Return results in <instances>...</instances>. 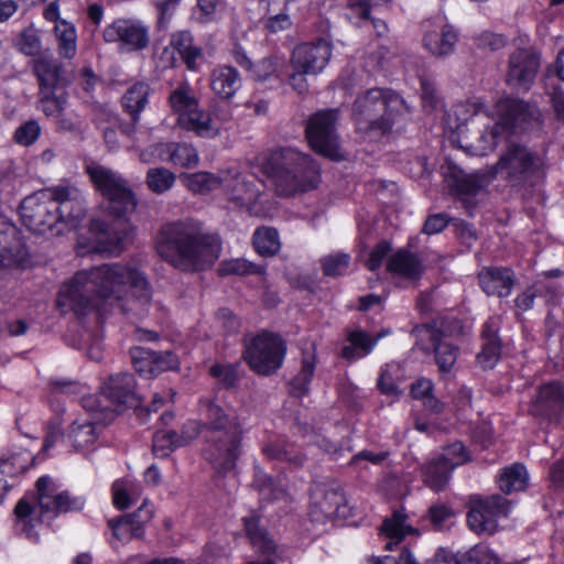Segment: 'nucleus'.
I'll return each instance as SVG.
<instances>
[{"label": "nucleus", "mask_w": 564, "mask_h": 564, "mask_svg": "<svg viewBox=\"0 0 564 564\" xmlns=\"http://www.w3.org/2000/svg\"><path fill=\"white\" fill-rule=\"evenodd\" d=\"M152 303V286L147 274L130 263H104L78 271L65 283L57 305L78 315L91 311L102 314L119 310L122 314L143 318Z\"/></svg>", "instance_id": "obj_1"}, {"label": "nucleus", "mask_w": 564, "mask_h": 564, "mask_svg": "<svg viewBox=\"0 0 564 564\" xmlns=\"http://www.w3.org/2000/svg\"><path fill=\"white\" fill-rule=\"evenodd\" d=\"M204 422L187 421L178 435V444L185 446L203 435V455L219 474H226L236 467L242 453L243 422L229 408H223L214 400H206Z\"/></svg>", "instance_id": "obj_2"}, {"label": "nucleus", "mask_w": 564, "mask_h": 564, "mask_svg": "<svg viewBox=\"0 0 564 564\" xmlns=\"http://www.w3.org/2000/svg\"><path fill=\"white\" fill-rule=\"evenodd\" d=\"M87 173L95 186L108 199L102 218L90 223V232L101 252L121 251L130 239L131 226L127 214L135 208L137 202L127 182L116 172L101 166L88 165Z\"/></svg>", "instance_id": "obj_3"}, {"label": "nucleus", "mask_w": 564, "mask_h": 564, "mask_svg": "<svg viewBox=\"0 0 564 564\" xmlns=\"http://www.w3.org/2000/svg\"><path fill=\"white\" fill-rule=\"evenodd\" d=\"M220 250L219 240L193 220L166 224L156 237L159 256L182 272L209 269L219 258Z\"/></svg>", "instance_id": "obj_4"}, {"label": "nucleus", "mask_w": 564, "mask_h": 564, "mask_svg": "<svg viewBox=\"0 0 564 564\" xmlns=\"http://www.w3.org/2000/svg\"><path fill=\"white\" fill-rule=\"evenodd\" d=\"M265 170L274 183L276 194L284 197L313 191L321 182L317 163L310 155L292 148L274 151Z\"/></svg>", "instance_id": "obj_5"}, {"label": "nucleus", "mask_w": 564, "mask_h": 564, "mask_svg": "<svg viewBox=\"0 0 564 564\" xmlns=\"http://www.w3.org/2000/svg\"><path fill=\"white\" fill-rule=\"evenodd\" d=\"M35 490V507L26 498H23L14 508L15 531L33 541L39 540V533L34 530L32 519L29 518L35 511V508L39 509L41 517L52 519L62 512L82 510L85 505L82 497H70L68 491L57 492L53 479L48 476H42L37 479Z\"/></svg>", "instance_id": "obj_6"}, {"label": "nucleus", "mask_w": 564, "mask_h": 564, "mask_svg": "<svg viewBox=\"0 0 564 564\" xmlns=\"http://www.w3.org/2000/svg\"><path fill=\"white\" fill-rule=\"evenodd\" d=\"M405 101L392 90L372 88L360 94L352 105V118L359 132L382 135L389 132Z\"/></svg>", "instance_id": "obj_7"}, {"label": "nucleus", "mask_w": 564, "mask_h": 564, "mask_svg": "<svg viewBox=\"0 0 564 564\" xmlns=\"http://www.w3.org/2000/svg\"><path fill=\"white\" fill-rule=\"evenodd\" d=\"M492 170L511 187L529 188L535 186L544 176V161L529 147L507 141Z\"/></svg>", "instance_id": "obj_8"}, {"label": "nucleus", "mask_w": 564, "mask_h": 564, "mask_svg": "<svg viewBox=\"0 0 564 564\" xmlns=\"http://www.w3.org/2000/svg\"><path fill=\"white\" fill-rule=\"evenodd\" d=\"M497 113L498 121L490 130L480 134L479 144L475 147L476 154L485 155L488 151H492L498 138L502 134L516 133L517 129L529 118L534 117L538 111L523 100L506 98L497 104Z\"/></svg>", "instance_id": "obj_9"}, {"label": "nucleus", "mask_w": 564, "mask_h": 564, "mask_svg": "<svg viewBox=\"0 0 564 564\" xmlns=\"http://www.w3.org/2000/svg\"><path fill=\"white\" fill-rule=\"evenodd\" d=\"M20 217L31 231L44 235L62 223L56 186L26 196L20 204Z\"/></svg>", "instance_id": "obj_10"}, {"label": "nucleus", "mask_w": 564, "mask_h": 564, "mask_svg": "<svg viewBox=\"0 0 564 564\" xmlns=\"http://www.w3.org/2000/svg\"><path fill=\"white\" fill-rule=\"evenodd\" d=\"M285 343L275 334L262 332L245 340L243 358L258 375L274 373L283 364Z\"/></svg>", "instance_id": "obj_11"}, {"label": "nucleus", "mask_w": 564, "mask_h": 564, "mask_svg": "<svg viewBox=\"0 0 564 564\" xmlns=\"http://www.w3.org/2000/svg\"><path fill=\"white\" fill-rule=\"evenodd\" d=\"M338 118V109L318 110L307 119L305 128L311 148L332 160L341 158L337 133Z\"/></svg>", "instance_id": "obj_12"}, {"label": "nucleus", "mask_w": 564, "mask_h": 564, "mask_svg": "<svg viewBox=\"0 0 564 564\" xmlns=\"http://www.w3.org/2000/svg\"><path fill=\"white\" fill-rule=\"evenodd\" d=\"M510 501L494 495L487 498L471 497L467 514L468 527L477 534H494L497 531V519L507 517Z\"/></svg>", "instance_id": "obj_13"}, {"label": "nucleus", "mask_w": 564, "mask_h": 564, "mask_svg": "<svg viewBox=\"0 0 564 564\" xmlns=\"http://www.w3.org/2000/svg\"><path fill=\"white\" fill-rule=\"evenodd\" d=\"M412 334L422 350H433L435 362L441 372L447 373L453 369L457 360L458 347L445 329L421 325L414 327Z\"/></svg>", "instance_id": "obj_14"}, {"label": "nucleus", "mask_w": 564, "mask_h": 564, "mask_svg": "<svg viewBox=\"0 0 564 564\" xmlns=\"http://www.w3.org/2000/svg\"><path fill=\"white\" fill-rule=\"evenodd\" d=\"M100 393L112 406L108 414L110 420L115 416V412H121L127 408L138 406L141 402V398L135 391L134 377L129 372L109 376L101 384Z\"/></svg>", "instance_id": "obj_15"}, {"label": "nucleus", "mask_w": 564, "mask_h": 564, "mask_svg": "<svg viewBox=\"0 0 564 564\" xmlns=\"http://www.w3.org/2000/svg\"><path fill=\"white\" fill-rule=\"evenodd\" d=\"M444 180L452 195L460 200L466 209L475 207V197L484 186L482 176L479 174H466L452 162L442 165Z\"/></svg>", "instance_id": "obj_16"}, {"label": "nucleus", "mask_w": 564, "mask_h": 564, "mask_svg": "<svg viewBox=\"0 0 564 564\" xmlns=\"http://www.w3.org/2000/svg\"><path fill=\"white\" fill-rule=\"evenodd\" d=\"M541 58L532 48H518L509 57L507 82L519 89L528 90L540 68Z\"/></svg>", "instance_id": "obj_17"}, {"label": "nucleus", "mask_w": 564, "mask_h": 564, "mask_svg": "<svg viewBox=\"0 0 564 564\" xmlns=\"http://www.w3.org/2000/svg\"><path fill=\"white\" fill-rule=\"evenodd\" d=\"M332 56V45L326 40L297 45L291 55L293 69L307 74H318L328 64Z\"/></svg>", "instance_id": "obj_18"}, {"label": "nucleus", "mask_w": 564, "mask_h": 564, "mask_svg": "<svg viewBox=\"0 0 564 564\" xmlns=\"http://www.w3.org/2000/svg\"><path fill=\"white\" fill-rule=\"evenodd\" d=\"M106 42H121L129 50H143L150 42L149 29L134 19H117L104 30Z\"/></svg>", "instance_id": "obj_19"}, {"label": "nucleus", "mask_w": 564, "mask_h": 564, "mask_svg": "<svg viewBox=\"0 0 564 564\" xmlns=\"http://www.w3.org/2000/svg\"><path fill=\"white\" fill-rule=\"evenodd\" d=\"M225 194L230 203L238 208L251 209L260 194L254 181L240 173L227 171L223 174Z\"/></svg>", "instance_id": "obj_20"}, {"label": "nucleus", "mask_w": 564, "mask_h": 564, "mask_svg": "<svg viewBox=\"0 0 564 564\" xmlns=\"http://www.w3.org/2000/svg\"><path fill=\"white\" fill-rule=\"evenodd\" d=\"M131 358L135 371L141 375L156 376L161 371L175 370L180 365L172 351L155 352L142 347L132 348Z\"/></svg>", "instance_id": "obj_21"}, {"label": "nucleus", "mask_w": 564, "mask_h": 564, "mask_svg": "<svg viewBox=\"0 0 564 564\" xmlns=\"http://www.w3.org/2000/svg\"><path fill=\"white\" fill-rule=\"evenodd\" d=\"M481 290L488 296L507 297L516 283L514 272L505 267H485L478 273Z\"/></svg>", "instance_id": "obj_22"}, {"label": "nucleus", "mask_w": 564, "mask_h": 564, "mask_svg": "<svg viewBox=\"0 0 564 564\" xmlns=\"http://www.w3.org/2000/svg\"><path fill=\"white\" fill-rule=\"evenodd\" d=\"M232 57L236 64L246 69L251 79L256 82H267L278 76L279 68L283 65L282 58L278 56H265L253 63L241 46L232 50Z\"/></svg>", "instance_id": "obj_23"}, {"label": "nucleus", "mask_w": 564, "mask_h": 564, "mask_svg": "<svg viewBox=\"0 0 564 564\" xmlns=\"http://www.w3.org/2000/svg\"><path fill=\"white\" fill-rule=\"evenodd\" d=\"M500 324V316H492L489 317L482 326V344L481 350L477 354V362L484 369L494 368L500 358L501 343L498 336Z\"/></svg>", "instance_id": "obj_24"}, {"label": "nucleus", "mask_w": 564, "mask_h": 564, "mask_svg": "<svg viewBox=\"0 0 564 564\" xmlns=\"http://www.w3.org/2000/svg\"><path fill=\"white\" fill-rule=\"evenodd\" d=\"M209 86L219 99L229 101L242 87V78L235 67L220 65L212 70Z\"/></svg>", "instance_id": "obj_25"}, {"label": "nucleus", "mask_w": 564, "mask_h": 564, "mask_svg": "<svg viewBox=\"0 0 564 564\" xmlns=\"http://www.w3.org/2000/svg\"><path fill=\"white\" fill-rule=\"evenodd\" d=\"M152 510L149 509L147 501L131 514H126L108 521L113 535L119 540H126L131 536L140 538L142 535V525L152 518Z\"/></svg>", "instance_id": "obj_26"}, {"label": "nucleus", "mask_w": 564, "mask_h": 564, "mask_svg": "<svg viewBox=\"0 0 564 564\" xmlns=\"http://www.w3.org/2000/svg\"><path fill=\"white\" fill-rule=\"evenodd\" d=\"M33 70L40 83V89L54 90L57 87L66 86L70 82L63 64L53 57L36 59Z\"/></svg>", "instance_id": "obj_27"}, {"label": "nucleus", "mask_w": 564, "mask_h": 564, "mask_svg": "<svg viewBox=\"0 0 564 564\" xmlns=\"http://www.w3.org/2000/svg\"><path fill=\"white\" fill-rule=\"evenodd\" d=\"M62 221L80 220L86 214L83 193L75 186H56Z\"/></svg>", "instance_id": "obj_28"}, {"label": "nucleus", "mask_w": 564, "mask_h": 564, "mask_svg": "<svg viewBox=\"0 0 564 564\" xmlns=\"http://www.w3.org/2000/svg\"><path fill=\"white\" fill-rule=\"evenodd\" d=\"M457 41V32L453 26L444 24L440 29L427 31L424 34L423 46L432 55L445 57L454 52Z\"/></svg>", "instance_id": "obj_29"}, {"label": "nucleus", "mask_w": 564, "mask_h": 564, "mask_svg": "<svg viewBox=\"0 0 564 564\" xmlns=\"http://www.w3.org/2000/svg\"><path fill=\"white\" fill-rule=\"evenodd\" d=\"M564 410V388L558 382L540 387L534 401V411L540 415H552Z\"/></svg>", "instance_id": "obj_30"}, {"label": "nucleus", "mask_w": 564, "mask_h": 564, "mask_svg": "<svg viewBox=\"0 0 564 564\" xmlns=\"http://www.w3.org/2000/svg\"><path fill=\"white\" fill-rule=\"evenodd\" d=\"M177 123L183 129L192 131L200 138L212 139L220 133V128L213 122L212 116L205 110L199 109V106L189 113L177 117Z\"/></svg>", "instance_id": "obj_31"}, {"label": "nucleus", "mask_w": 564, "mask_h": 564, "mask_svg": "<svg viewBox=\"0 0 564 564\" xmlns=\"http://www.w3.org/2000/svg\"><path fill=\"white\" fill-rule=\"evenodd\" d=\"M387 269L408 280H416L423 273L424 267L415 253L400 249L388 259Z\"/></svg>", "instance_id": "obj_32"}, {"label": "nucleus", "mask_w": 564, "mask_h": 564, "mask_svg": "<svg viewBox=\"0 0 564 564\" xmlns=\"http://www.w3.org/2000/svg\"><path fill=\"white\" fill-rule=\"evenodd\" d=\"M344 502V494L337 488L317 487L312 495L314 512H319L327 519L335 517Z\"/></svg>", "instance_id": "obj_33"}, {"label": "nucleus", "mask_w": 564, "mask_h": 564, "mask_svg": "<svg viewBox=\"0 0 564 564\" xmlns=\"http://www.w3.org/2000/svg\"><path fill=\"white\" fill-rule=\"evenodd\" d=\"M452 470L440 455L432 457L422 466L423 481L433 491H442L449 481Z\"/></svg>", "instance_id": "obj_34"}, {"label": "nucleus", "mask_w": 564, "mask_h": 564, "mask_svg": "<svg viewBox=\"0 0 564 564\" xmlns=\"http://www.w3.org/2000/svg\"><path fill=\"white\" fill-rule=\"evenodd\" d=\"M163 162L185 169L194 167L198 164L199 158L197 150L185 142L163 143Z\"/></svg>", "instance_id": "obj_35"}, {"label": "nucleus", "mask_w": 564, "mask_h": 564, "mask_svg": "<svg viewBox=\"0 0 564 564\" xmlns=\"http://www.w3.org/2000/svg\"><path fill=\"white\" fill-rule=\"evenodd\" d=\"M149 94L150 86L141 82L129 87L122 96V106L134 123L139 121L140 113L148 105Z\"/></svg>", "instance_id": "obj_36"}, {"label": "nucleus", "mask_w": 564, "mask_h": 564, "mask_svg": "<svg viewBox=\"0 0 564 564\" xmlns=\"http://www.w3.org/2000/svg\"><path fill=\"white\" fill-rule=\"evenodd\" d=\"M57 52L61 57L72 59L77 53V33L74 24L66 20L58 21L54 26Z\"/></svg>", "instance_id": "obj_37"}, {"label": "nucleus", "mask_w": 564, "mask_h": 564, "mask_svg": "<svg viewBox=\"0 0 564 564\" xmlns=\"http://www.w3.org/2000/svg\"><path fill=\"white\" fill-rule=\"evenodd\" d=\"M378 339L379 336L371 338L365 332L354 330L348 335L349 345H346L341 348V357L349 361L365 357L370 354Z\"/></svg>", "instance_id": "obj_38"}, {"label": "nucleus", "mask_w": 564, "mask_h": 564, "mask_svg": "<svg viewBox=\"0 0 564 564\" xmlns=\"http://www.w3.org/2000/svg\"><path fill=\"white\" fill-rule=\"evenodd\" d=\"M316 356L314 350L305 351L302 358V367L300 372L291 381V394L302 398L308 393L310 383L314 376Z\"/></svg>", "instance_id": "obj_39"}, {"label": "nucleus", "mask_w": 564, "mask_h": 564, "mask_svg": "<svg viewBox=\"0 0 564 564\" xmlns=\"http://www.w3.org/2000/svg\"><path fill=\"white\" fill-rule=\"evenodd\" d=\"M171 46L178 52L189 69H195L196 61L202 56V50L193 44L192 34L188 31H178L171 36Z\"/></svg>", "instance_id": "obj_40"}, {"label": "nucleus", "mask_w": 564, "mask_h": 564, "mask_svg": "<svg viewBox=\"0 0 564 564\" xmlns=\"http://www.w3.org/2000/svg\"><path fill=\"white\" fill-rule=\"evenodd\" d=\"M405 520L406 516L404 513L395 511L383 521L381 532L390 540L386 545L387 550H392L393 545L399 544L408 533L415 532L414 529L405 524Z\"/></svg>", "instance_id": "obj_41"}, {"label": "nucleus", "mask_w": 564, "mask_h": 564, "mask_svg": "<svg viewBox=\"0 0 564 564\" xmlns=\"http://www.w3.org/2000/svg\"><path fill=\"white\" fill-rule=\"evenodd\" d=\"M499 487L505 494L525 489L528 473L524 465L514 463L505 467L499 475Z\"/></svg>", "instance_id": "obj_42"}, {"label": "nucleus", "mask_w": 564, "mask_h": 564, "mask_svg": "<svg viewBox=\"0 0 564 564\" xmlns=\"http://www.w3.org/2000/svg\"><path fill=\"white\" fill-rule=\"evenodd\" d=\"M256 251L262 257H273L281 249L280 236L273 227L258 228L252 236Z\"/></svg>", "instance_id": "obj_43"}, {"label": "nucleus", "mask_w": 564, "mask_h": 564, "mask_svg": "<svg viewBox=\"0 0 564 564\" xmlns=\"http://www.w3.org/2000/svg\"><path fill=\"white\" fill-rule=\"evenodd\" d=\"M169 104L177 117L189 113L199 106L194 90L186 83L181 84L170 94Z\"/></svg>", "instance_id": "obj_44"}, {"label": "nucleus", "mask_w": 564, "mask_h": 564, "mask_svg": "<svg viewBox=\"0 0 564 564\" xmlns=\"http://www.w3.org/2000/svg\"><path fill=\"white\" fill-rule=\"evenodd\" d=\"M184 185L195 194H208L223 183V176H217L209 172H196L192 174H183L181 176Z\"/></svg>", "instance_id": "obj_45"}, {"label": "nucleus", "mask_w": 564, "mask_h": 564, "mask_svg": "<svg viewBox=\"0 0 564 564\" xmlns=\"http://www.w3.org/2000/svg\"><path fill=\"white\" fill-rule=\"evenodd\" d=\"M246 532L248 538L257 552L263 554H273L276 551V544L268 534L259 527V521L256 516L246 517L243 519Z\"/></svg>", "instance_id": "obj_46"}, {"label": "nucleus", "mask_w": 564, "mask_h": 564, "mask_svg": "<svg viewBox=\"0 0 564 564\" xmlns=\"http://www.w3.org/2000/svg\"><path fill=\"white\" fill-rule=\"evenodd\" d=\"M263 454L272 460L288 462L289 464L300 466L304 463V456L293 446L284 442H269L262 448Z\"/></svg>", "instance_id": "obj_47"}, {"label": "nucleus", "mask_w": 564, "mask_h": 564, "mask_svg": "<svg viewBox=\"0 0 564 564\" xmlns=\"http://www.w3.org/2000/svg\"><path fill=\"white\" fill-rule=\"evenodd\" d=\"M97 435L96 423L89 420L74 421L68 432V437L75 448H83L95 443Z\"/></svg>", "instance_id": "obj_48"}, {"label": "nucleus", "mask_w": 564, "mask_h": 564, "mask_svg": "<svg viewBox=\"0 0 564 564\" xmlns=\"http://www.w3.org/2000/svg\"><path fill=\"white\" fill-rule=\"evenodd\" d=\"M175 181V174L165 167H153L147 172V185L155 194L167 192Z\"/></svg>", "instance_id": "obj_49"}, {"label": "nucleus", "mask_w": 564, "mask_h": 564, "mask_svg": "<svg viewBox=\"0 0 564 564\" xmlns=\"http://www.w3.org/2000/svg\"><path fill=\"white\" fill-rule=\"evenodd\" d=\"M456 564H498V556L488 546L477 544L457 555Z\"/></svg>", "instance_id": "obj_50"}, {"label": "nucleus", "mask_w": 564, "mask_h": 564, "mask_svg": "<svg viewBox=\"0 0 564 564\" xmlns=\"http://www.w3.org/2000/svg\"><path fill=\"white\" fill-rule=\"evenodd\" d=\"M350 256L344 252L330 253L321 259L323 272L327 276H339L347 273Z\"/></svg>", "instance_id": "obj_51"}, {"label": "nucleus", "mask_w": 564, "mask_h": 564, "mask_svg": "<svg viewBox=\"0 0 564 564\" xmlns=\"http://www.w3.org/2000/svg\"><path fill=\"white\" fill-rule=\"evenodd\" d=\"M67 101L65 94L55 95L54 90L40 89V109L48 117L59 116Z\"/></svg>", "instance_id": "obj_52"}, {"label": "nucleus", "mask_w": 564, "mask_h": 564, "mask_svg": "<svg viewBox=\"0 0 564 564\" xmlns=\"http://www.w3.org/2000/svg\"><path fill=\"white\" fill-rule=\"evenodd\" d=\"M178 444V434L174 431H159L153 435V453L158 457H166Z\"/></svg>", "instance_id": "obj_53"}, {"label": "nucleus", "mask_w": 564, "mask_h": 564, "mask_svg": "<svg viewBox=\"0 0 564 564\" xmlns=\"http://www.w3.org/2000/svg\"><path fill=\"white\" fill-rule=\"evenodd\" d=\"M254 487L263 496L269 499H280L284 496V487L282 484L276 482L272 477L258 470L254 478Z\"/></svg>", "instance_id": "obj_54"}, {"label": "nucleus", "mask_w": 564, "mask_h": 564, "mask_svg": "<svg viewBox=\"0 0 564 564\" xmlns=\"http://www.w3.org/2000/svg\"><path fill=\"white\" fill-rule=\"evenodd\" d=\"M219 271L223 274H262L264 273V268L246 259H232L230 261L223 262Z\"/></svg>", "instance_id": "obj_55"}, {"label": "nucleus", "mask_w": 564, "mask_h": 564, "mask_svg": "<svg viewBox=\"0 0 564 564\" xmlns=\"http://www.w3.org/2000/svg\"><path fill=\"white\" fill-rule=\"evenodd\" d=\"M17 47L21 53L28 56H34L40 52L41 40L33 26L21 31L17 40Z\"/></svg>", "instance_id": "obj_56"}, {"label": "nucleus", "mask_w": 564, "mask_h": 564, "mask_svg": "<svg viewBox=\"0 0 564 564\" xmlns=\"http://www.w3.org/2000/svg\"><path fill=\"white\" fill-rule=\"evenodd\" d=\"M238 365H214L209 372L226 388L234 387L239 380Z\"/></svg>", "instance_id": "obj_57"}, {"label": "nucleus", "mask_w": 564, "mask_h": 564, "mask_svg": "<svg viewBox=\"0 0 564 564\" xmlns=\"http://www.w3.org/2000/svg\"><path fill=\"white\" fill-rule=\"evenodd\" d=\"M17 234V227L0 215V254L13 252Z\"/></svg>", "instance_id": "obj_58"}, {"label": "nucleus", "mask_w": 564, "mask_h": 564, "mask_svg": "<svg viewBox=\"0 0 564 564\" xmlns=\"http://www.w3.org/2000/svg\"><path fill=\"white\" fill-rule=\"evenodd\" d=\"M444 462L454 469L455 467L466 463L468 456L466 448L463 443L456 442L444 449V453L440 455Z\"/></svg>", "instance_id": "obj_59"}, {"label": "nucleus", "mask_w": 564, "mask_h": 564, "mask_svg": "<svg viewBox=\"0 0 564 564\" xmlns=\"http://www.w3.org/2000/svg\"><path fill=\"white\" fill-rule=\"evenodd\" d=\"M475 43L479 48L495 52L503 48L507 45L508 40L502 34L486 31L475 37Z\"/></svg>", "instance_id": "obj_60"}, {"label": "nucleus", "mask_w": 564, "mask_h": 564, "mask_svg": "<svg viewBox=\"0 0 564 564\" xmlns=\"http://www.w3.org/2000/svg\"><path fill=\"white\" fill-rule=\"evenodd\" d=\"M131 485L123 481H116L112 485L113 503L119 509H127L137 497V492H129Z\"/></svg>", "instance_id": "obj_61"}, {"label": "nucleus", "mask_w": 564, "mask_h": 564, "mask_svg": "<svg viewBox=\"0 0 564 564\" xmlns=\"http://www.w3.org/2000/svg\"><path fill=\"white\" fill-rule=\"evenodd\" d=\"M41 132V128L35 120H30L19 127L14 133V140L22 145H31L34 143Z\"/></svg>", "instance_id": "obj_62"}, {"label": "nucleus", "mask_w": 564, "mask_h": 564, "mask_svg": "<svg viewBox=\"0 0 564 564\" xmlns=\"http://www.w3.org/2000/svg\"><path fill=\"white\" fill-rule=\"evenodd\" d=\"M392 250L391 243L387 240H381L378 242L370 251L369 258L366 261V267L370 271L378 270L382 261L387 258V256Z\"/></svg>", "instance_id": "obj_63"}, {"label": "nucleus", "mask_w": 564, "mask_h": 564, "mask_svg": "<svg viewBox=\"0 0 564 564\" xmlns=\"http://www.w3.org/2000/svg\"><path fill=\"white\" fill-rule=\"evenodd\" d=\"M453 516V510L443 503L433 505L429 509V519L432 525L437 530L442 529L445 522Z\"/></svg>", "instance_id": "obj_64"}]
</instances>
